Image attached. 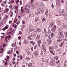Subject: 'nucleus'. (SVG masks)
Here are the masks:
<instances>
[{
    "mask_svg": "<svg viewBox=\"0 0 67 67\" xmlns=\"http://www.w3.org/2000/svg\"><path fill=\"white\" fill-rule=\"evenodd\" d=\"M32 31H33V29L31 30H30V29L27 30L25 32V35H28L29 34V33H30V32Z\"/></svg>",
    "mask_w": 67,
    "mask_h": 67,
    "instance_id": "obj_1",
    "label": "nucleus"
},
{
    "mask_svg": "<svg viewBox=\"0 0 67 67\" xmlns=\"http://www.w3.org/2000/svg\"><path fill=\"white\" fill-rule=\"evenodd\" d=\"M45 14H46V15H48V12H47V11H46V12L45 13Z\"/></svg>",
    "mask_w": 67,
    "mask_h": 67,
    "instance_id": "obj_28",
    "label": "nucleus"
},
{
    "mask_svg": "<svg viewBox=\"0 0 67 67\" xmlns=\"http://www.w3.org/2000/svg\"><path fill=\"white\" fill-rule=\"evenodd\" d=\"M39 20V18H38V17H36L35 18V21L36 22L37 21H38Z\"/></svg>",
    "mask_w": 67,
    "mask_h": 67,
    "instance_id": "obj_19",
    "label": "nucleus"
},
{
    "mask_svg": "<svg viewBox=\"0 0 67 67\" xmlns=\"http://www.w3.org/2000/svg\"><path fill=\"white\" fill-rule=\"evenodd\" d=\"M65 37H67V32H65L64 33Z\"/></svg>",
    "mask_w": 67,
    "mask_h": 67,
    "instance_id": "obj_21",
    "label": "nucleus"
},
{
    "mask_svg": "<svg viewBox=\"0 0 67 67\" xmlns=\"http://www.w3.org/2000/svg\"><path fill=\"white\" fill-rule=\"evenodd\" d=\"M4 35L2 36L1 37V39H2L3 38V37H4Z\"/></svg>",
    "mask_w": 67,
    "mask_h": 67,
    "instance_id": "obj_60",
    "label": "nucleus"
},
{
    "mask_svg": "<svg viewBox=\"0 0 67 67\" xmlns=\"http://www.w3.org/2000/svg\"><path fill=\"white\" fill-rule=\"evenodd\" d=\"M20 59H22L23 58V57L22 56H20Z\"/></svg>",
    "mask_w": 67,
    "mask_h": 67,
    "instance_id": "obj_46",
    "label": "nucleus"
},
{
    "mask_svg": "<svg viewBox=\"0 0 67 67\" xmlns=\"http://www.w3.org/2000/svg\"><path fill=\"white\" fill-rule=\"evenodd\" d=\"M14 27V28L15 29H16V27H17V25L16 24H15Z\"/></svg>",
    "mask_w": 67,
    "mask_h": 67,
    "instance_id": "obj_35",
    "label": "nucleus"
},
{
    "mask_svg": "<svg viewBox=\"0 0 67 67\" xmlns=\"http://www.w3.org/2000/svg\"><path fill=\"white\" fill-rule=\"evenodd\" d=\"M56 5L58 7H59L60 5V2L59 1H57V2Z\"/></svg>",
    "mask_w": 67,
    "mask_h": 67,
    "instance_id": "obj_7",
    "label": "nucleus"
},
{
    "mask_svg": "<svg viewBox=\"0 0 67 67\" xmlns=\"http://www.w3.org/2000/svg\"><path fill=\"white\" fill-rule=\"evenodd\" d=\"M41 9H40V8H38L37 9V11H38L37 13L38 14H40L41 12Z\"/></svg>",
    "mask_w": 67,
    "mask_h": 67,
    "instance_id": "obj_9",
    "label": "nucleus"
},
{
    "mask_svg": "<svg viewBox=\"0 0 67 67\" xmlns=\"http://www.w3.org/2000/svg\"><path fill=\"white\" fill-rule=\"evenodd\" d=\"M3 2L4 4H7V2L6 1H4Z\"/></svg>",
    "mask_w": 67,
    "mask_h": 67,
    "instance_id": "obj_57",
    "label": "nucleus"
},
{
    "mask_svg": "<svg viewBox=\"0 0 67 67\" xmlns=\"http://www.w3.org/2000/svg\"><path fill=\"white\" fill-rule=\"evenodd\" d=\"M37 31H38V32H41V30L40 29V28H38L37 29Z\"/></svg>",
    "mask_w": 67,
    "mask_h": 67,
    "instance_id": "obj_25",
    "label": "nucleus"
},
{
    "mask_svg": "<svg viewBox=\"0 0 67 67\" xmlns=\"http://www.w3.org/2000/svg\"><path fill=\"white\" fill-rule=\"evenodd\" d=\"M22 1L21 0L20 2V5H22Z\"/></svg>",
    "mask_w": 67,
    "mask_h": 67,
    "instance_id": "obj_53",
    "label": "nucleus"
},
{
    "mask_svg": "<svg viewBox=\"0 0 67 67\" xmlns=\"http://www.w3.org/2000/svg\"><path fill=\"white\" fill-rule=\"evenodd\" d=\"M0 53H3V51L0 50Z\"/></svg>",
    "mask_w": 67,
    "mask_h": 67,
    "instance_id": "obj_63",
    "label": "nucleus"
},
{
    "mask_svg": "<svg viewBox=\"0 0 67 67\" xmlns=\"http://www.w3.org/2000/svg\"><path fill=\"white\" fill-rule=\"evenodd\" d=\"M3 23V21L2 20L0 22V25H2Z\"/></svg>",
    "mask_w": 67,
    "mask_h": 67,
    "instance_id": "obj_20",
    "label": "nucleus"
},
{
    "mask_svg": "<svg viewBox=\"0 0 67 67\" xmlns=\"http://www.w3.org/2000/svg\"><path fill=\"white\" fill-rule=\"evenodd\" d=\"M11 36L10 35L8 37V39H9L10 38H11Z\"/></svg>",
    "mask_w": 67,
    "mask_h": 67,
    "instance_id": "obj_56",
    "label": "nucleus"
},
{
    "mask_svg": "<svg viewBox=\"0 0 67 67\" xmlns=\"http://www.w3.org/2000/svg\"><path fill=\"white\" fill-rule=\"evenodd\" d=\"M30 43H31V44H33V43H34V41H31Z\"/></svg>",
    "mask_w": 67,
    "mask_h": 67,
    "instance_id": "obj_34",
    "label": "nucleus"
},
{
    "mask_svg": "<svg viewBox=\"0 0 67 67\" xmlns=\"http://www.w3.org/2000/svg\"><path fill=\"white\" fill-rule=\"evenodd\" d=\"M25 59L26 60H28L30 59V58H29V57H27Z\"/></svg>",
    "mask_w": 67,
    "mask_h": 67,
    "instance_id": "obj_27",
    "label": "nucleus"
},
{
    "mask_svg": "<svg viewBox=\"0 0 67 67\" xmlns=\"http://www.w3.org/2000/svg\"><path fill=\"white\" fill-rule=\"evenodd\" d=\"M61 2L62 3H64V1L63 0H62Z\"/></svg>",
    "mask_w": 67,
    "mask_h": 67,
    "instance_id": "obj_48",
    "label": "nucleus"
},
{
    "mask_svg": "<svg viewBox=\"0 0 67 67\" xmlns=\"http://www.w3.org/2000/svg\"><path fill=\"white\" fill-rule=\"evenodd\" d=\"M15 60V58H13V61H14Z\"/></svg>",
    "mask_w": 67,
    "mask_h": 67,
    "instance_id": "obj_61",
    "label": "nucleus"
},
{
    "mask_svg": "<svg viewBox=\"0 0 67 67\" xmlns=\"http://www.w3.org/2000/svg\"><path fill=\"white\" fill-rule=\"evenodd\" d=\"M46 20V19H45V18H43L42 19V21L43 22H44Z\"/></svg>",
    "mask_w": 67,
    "mask_h": 67,
    "instance_id": "obj_29",
    "label": "nucleus"
},
{
    "mask_svg": "<svg viewBox=\"0 0 67 67\" xmlns=\"http://www.w3.org/2000/svg\"><path fill=\"white\" fill-rule=\"evenodd\" d=\"M22 67H25V65H23L22 66Z\"/></svg>",
    "mask_w": 67,
    "mask_h": 67,
    "instance_id": "obj_64",
    "label": "nucleus"
},
{
    "mask_svg": "<svg viewBox=\"0 0 67 67\" xmlns=\"http://www.w3.org/2000/svg\"><path fill=\"white\" fill-rule=\"evenodd\" d=\"M62 28H63L64 29V28H66L67 26L65 24L63 25L62 26Z\"/></svg>",
    "mask_w": 67,
    "mask_h": 67,
    "instance_id": "obj_12",
    "label": "nucleus"
},
{
    "mask_svg": "<svg viewBox=\"0 0 67 67\" xmlns=\"http://www.w3.org/2000/svg\"><path fill=\"white\" fill-rule=\"evenodd\" d=\"M54 23H53V22H52L51 23L50 26V27H52L53 26H54Z\"/></svg>",
    "mask_w": 67,
    "mask_h": 67,
    "instance_id": "obj_8",
    "label": "nucleus"
},
{
    "mask_svg": "<svg viewBox=\"0 0 67 67\" xmlns=\"http://www.w3.org/2000/svg\"><path fill=\"white\" fill-rule=\"evenodd\" d=\"M42 49L43 51H44V52H46V50L45 49V46L44 44L42 46Z\"/></svg>",
    "mask_w": 67,
    "mask_h": 67,
    "instance_id": "obj_5",
    "label": "nucleus"
},
{
    "mask_svg": "<svg viewBox=\"0 0 67 67\" xmlns=\"http://www.w3.org/2000/svg\"><path fill=\"white\" fill-rule=\"evenodd\" d=\"M28 38H29L30 40H32V38L31 37H30V36H29L28 37Z\"/></svg>",
    "mask_w": 67,
    "mask_h": 67,
    "instance_id": "obj_50",
    "label": "nucleus"
},
{
    "mask_svg": "<svg viewBox=\"0 0 67 67\" xmlns=\"http://www.w3.org/2000/svg\"><path fill=\"white\" fill-rule=\"evenodd\" d=\"M26 13H27V14H29V13H30V10L29 9H27L26 10Z\"/></svg>",
    "mask_w": 67,
    "mask_h": 67,
    "instance_id": "obj_15",
    "label": "nucleus"
},
{
    "mask_svg": "<svg viewBox=\"0 0 67 67\" xmlns=\"http://www.w3.org/2000/svg\"><path fill=\"white\" fill-rule=\"evenodd\" d=\"M62 41V39L60 38L58 40L57 42H61V41Z\"/></svg>",
    "mask_w": 67,
    "mask_h": 67,
    "instance_id": "obj_24",
    "label": "nucleus"
},
{
    "mask_svg": "<svg viewBox=\"0 0 67 67\" xmlns=\"http://www.w3.org/2000/svg\"><path fill=\"white\" fill-rule=\"evenodd\" d=\"M13 12H12L10 15L11 17H12V16H13Z\"/></svg>",
    "mask_w": 67,
    "mask_h": 67,
    "instance_id": "obj_39",
    "label": "nucleus"
},
{
    "mask_svg": "<svg viewBox=\"0 0 67 67\" xmlns=\"http://www.w3.org/2000/svg\"><path fill=\"white\" fill-rule=\"evenodd\" d=\"M40 36L39 35H38L36 37V40H38V39H40Z\"/></svg>",
    "mask_w": 67,
    "mask_h": 67,
    "instance_id": "obj_14",
    "label": "nucleus"
},
{
    "mask_svg": "<svg viewBox=\"0 0 67 67\" xmlns=\"http://www.w3.org/2000/svg\"><path fill=\"white\" fill-rule=\"evenodd\" d=\"M22 23L23 24H25V22L24 21V20H23L22 22Z\"/></svg>",
    "mask_w": 67,
    "mask_h": 67,
    "instance_id": "obj_37",
    "label": "nucleus"
},
{
    "mask_svg": "<svg viewBox=\"0 0 67 67\" xmlns=\"http://www.w3.org/2000/svg\"><path fill=\"white\" fill-rule=\"evenodd\" d=\"M8 36H6L5 38V41H6V40H7V38H8Z\"/></svg>",
    "mask_w": 67,
    "mask_h": 67,
    "instance_id": "obj_42",
    "label": "nucleus"
},
{
    "mask_svg": "<svg viewBox=\"0 0 67 67\" xmlns=\"http://www.w3.org/2000/svg\"><path fill=\"white\" fill-rule=\"evenodd\" d=\"M48 59H47L45 61V62H44L46 64L48 63Z\"/></svg>",
    "mask_w": 67,
    "mask_h": 67,
    "instance_id": "obj_17",
    "label": "nucleus"
},
{
    "mask_svg": "<svg viewBox=\"0 0 67 67\" xmlns=\"http://www.w3.org/2000/svg\"><path fill=\"white\" fill-rule=\"evenodd\" d=\"M55 60H52L51 62V63H50V64L51 66H54V64L55 63Z\"/></svg>",
    "mask_w": 67,
    "mask_h": 67,
    "instance_id": "obj_4",
    "label": "nucleus"
},
{
    "mask_svg": "<svg viewBox=\"0 0 67 67\" xmlns=\"http://www.w3.org/2000/svg\"><path fill=\"white\" fill-rule=\"evenodd\" d=\"M31 8H32V9H34V8H35V6H34V5H33L32 6H31Z\"/></svg>",
    "mask_w": 67,
    "mask_h": 67,
    "instance_id": "obj_51",
    "label": "nucleus"
},
{
    "mask_svg": "<svg viewBox=\"0 0 67 67\" xmlns=\"http://www.w3.org/2000/svg\"><path fill=\"white\" fill-rule=\"evenodd\" d=\"M40 45H41V44H40V43H38V46L39 47H40Z\"/></svg>",
    "mask_w": 67,
    "mask_h": 67,
    "instance_id": "obj_62",
    "label": "nucleus"
},
{
    "mask_svg": "<svg viewBox=\"0 0 67 67\" xmlns=\"http://www.w3.org/2000/svg\"><path fill=\"white\" fill-rule=\"evenodd\" d=\"M38 5L39 7H44V4H42V1H40L38 3Z\"/></svg>",
    "mask_w": 67,
    "mask_h": 67,
    "instance_id": "obj_6",
    "label": "nucleus"
},
{
    "mask_svg": "<svg viewBox=\"0 0 67 67\" xmlns=\"http://www.w3.org/2000/svg\"><path fill=\"white\" fill-rule=\"evenodd\" d=\"M12 47H15V44H14V43H13L12 44Z\"/></svg>",
    "mask_w": 67,
    "mask_h": 67,
    "instance_id": "obj_31",
    "label": "nucleus"
},
{
    "mask_svg": "<svg viewBox=\"0 0 67 67\" xmlns=\"http://www.w3.org/2000/svg\"><path fill=\"white\" fill-rule=\"evenodd\" d=\"M46 28H44V31L45 32V33H46L47 32V31H46Z\"/></svg>",
    "mask_w": 67,
    "mask_h": 67,
    "instance_id": "obj_43",
    "label": "nucleus"
},
{
    "mask_svg": "<svg viewBox=\"0 0 67 67\" xmlns=\"http://www.w3.org/2000/svg\"><path fill=\"white\" fill-rule=\"evenodd\" d=\"M46 37H48V34H47V33H46L45 34Z\"/></svg>",
    "mask_w": 67,
    "mask_h": 67,
    "instance_id": "obj_41",
    "label": "nucleus"
},
{
    "mask_svg": "<svg viewBox=\"0 0 67 67\" xmlns=\"http://www.w3.org/2000/svg\"><path fill=\"white\" fill-rule=\"evenodd\" d=\"M42 60L43 62L45 63V59H44V58H43L42 59Z\"/></svg>",
    "mask_w": 67,
    "mask_h": 67,
    "instance_id": "obj_26",
    "label": "nucleus"
},
{
    "mask_svg": "<svg viewBox=\"0 0 67 67\" xmlns=\"http://www.w3.org/2000/svg\"><path fill=\"white\" fill-rule=\"evenodd\" d=\"M34 54L36 56H37L38 55V53L37 51H36L34 52Z\"/></svg>",
    "mask_w": 67,
    "mask_h": 67,
    "instance_id": "obj_18",
    "label": "nucleus"
},
{
    "mask_svg": "<svg viewBox=\"0 0 67 67\" xmlns=\"http://www.w3.org/2000/svg\"><path fill=\"white\" fill-rule=\"evenodd\" d=\"M65 54H66V52H64L63 54V56H65Z\"/></svg>",
    "mask_w": 67,
    "mask_h": 67,
    "instance_id": "obj_45",
    "label": "nucleus"
},
{
    "mask_svg": "<svg viewBox=\"0 0 67 67\" xmlns=\"http://www.w3.org/2000/svg\"><path fill=\"white\" fill-rule=\"evenodd\" d=\"M7 58L8 59H10V57H9V56H8L7 57Z\"/></svg>",
    "mask_w": 67,
    "mask_h": 67,
    "instance_id": "obj_52",
    "label": "nucleus"
},
{
    "mask_svg": "<svg viewBox=\"0 0 67 67\" xmlns=\"http://www.w3.org/2000/svg\"><path fill=\"white\" fill-rule=\"evenodd\" d=\"M36 34H34L32 36H33V37H35V36H36Z\"/></svg>",
    "mask_w": 67,
    "mask_h": 67,
    "instance_id": "obj_33",
    "label": "nucleus"
},
{
    "mask_svg": "<svg viewBox=\"0 0 67 67\" xmlns=\"http://www.w3.org/2000/svg\"><path fill=\"white\" fill-rule=\"evenodd\" d=\"M32 65V63H30L28 65V67H31Z\"/></svg>",
    "mask_w": 67,
    "mask_h": 67,
    "instance_id": "obj_23",
    "label": "nucleus"
},
{
    "mask_svg": "<svg viewBox=\"0 0 67 67\" xmlns=\"http://www.w3.org/2000/svg\"><path fill=\"white\" fill-rule=\"evenodd\" d=\"M49 49L50 51H53V48H52V47H49Z\"/></svg>",
    "mask_w": 67,
    "mask_h": 67,
    "instance_id": "obj_22",
    "label": "nucleus"
},
{
    "mask_svg": "<svg viewBox=\"0 0 67 67\" xmlns=\"http://www.w3.org/2000/svg\"><path fill=\"white\" fill-rule=\"evenodd\" d=\"M51 36H52V37L53 36H54V33H52L51 34Z\"/></svg>",
    "mask_w": 67,
    "mask_h": 67,
    "instance_id": "obj_44",
    "label": "nucleus"
},
{
    "mask_svg": "<svg viewBox=\"0 0 67 67\" xmlns=\"http://www.w3.org/2000/svg\"><path fill=\"white\" fill-rule=\"evenodd\" d=\"M21 13H23L24 12V10L23 9L22 10H21Z\"/></svg>",
    "mask_w": 67,
    "mask_h": 67,
    "instance_id": "obj_47",
    "label": "nucleus"
},
{
    "mask_svg": "<svg viewBox=\"0 0 67 67\" xmlns=\"http://www.w3.org/2000/svg\"><path fill=\"white\" fill-rule=\"evenodd\" d=\"M62 12L61 11H59V13L60 15H65V11L64 10H62Z\"/></svg>",
    "mask_w": 67,
    "mask_h": 67,
    "instance_id": "obj_3",
    "label": "nucleus"
},
{
    "mask_svg": "<svg viewBox=\"0 0 67 67\" xmlns=\"http://www.w3.org/2000/svg\"><path fill=\"white\" fill-rule=\"evenodd\" d=\"M64 66V67H67V61L65 62Z\"/></svg>",
    "mask_w": 67,
    "mask_h": 67,
    "instance_id": "obj_16",
    "label": "nucleus"
},
{
    "mask_svg": "<svg viewBox=\"0 0 67 67\" xmlns=\"http://www.w3.org/2000/svg\"><path fill=\"white\" fill-rule=\"evenodd\" d=\"M10 33H12V34H13V30H12V31H11L10 32Z\"/></svg>",
    "mask_w": 67,
    "mask_h": 67,
    "instance_id": "obj_49",
    "label": "nucleus"
},
{
    "mask_svg": "<svg viewBox=\"0 0 67 67\" xmlns=\"http://www.w3.org/2000/svg\"><path fill=\"white\" fill-rule=\"evenodd\" d=\"M59 60H58V61H57L56 63L57 64H59Z\"/></svg>",
    "mask_w": 67,
    "mask_h": 67,
    "instance_id": "obj_36",
    "label": "nucleus"
},
{
    "mask_svg": "<svg viewBox=\"0 0 67 67\" xmlns=\"http://www.w3.org/2000/svg\"><path fill=\"white\" fill-rule=\"evenodd\" d=\"M12 63L13 65H14V64H15V62L14 61L12 62Z\"/></svg>",
    "mask_w": 67,
    "mask_h": 67,
    "instance_id": "obj_55",
    "label": "nucleus"
},
{
    "mask_svg": "<svg viewBox=\"0 0 67 67\" xmlns=\"http://www.w3.org/2000/svg\"><path fill=\"white\" fill-rule=\"evenodd\" d=\"M43 52L42 51L41 53V55H43Z\"/></svg>",
    "mask_w": 67,
    "mask_h": 67,
    "instance_id": "obj_54",
    "label": "nucleus"
},
{
    "mask_svg": "<svg viewBox=\"0 0 67 67\" xmlns=\"http://www.w3.org/2000/svg\"><path fill=\"white\" fill-rule=\"evenodd\" d=\"M51 41H50V40H49L48 41V43L49 44V45L50 44H51Z\"/></svg>",
    "mask_w": 67,
    "mask_h": 67,
    "instance_id": "obj_38",
    "label": "nucleus"
},
{
    "mask_svg": "<svg viewBox=\"0 0 67 67\" xmlns=\"http://www.w3.org/2000/svg\"><path fill=\"white\" fill-rule=\"evenodd\" d=\"M59 35L60 38H64V35L62 32H60L59 33Z\"/></svg>",
    "mask_w": 67,
    "mask_h": 67,
    "instance_id": "obj_2",
    "label": "nucleus"
},
{
    "mask_svg": "<svg viewBox=\"0 0 67 67\" xmlns=\"http://www.w3.org/2000/svg\"><path fill=\"white\" fill-rule=\"evenodd\" d=\"M25 44H27V40H25Z\"/></svg>",
    "mask_w": 67,
    "mask_h": 67,
    "instance_id": "obj_32",
    "label": "nucleus"
},
{
    "mask_svg": "<svg viewBox=\"0 0 67 67\" xmlns=\"http://www.w3.org/2000/svg\"><path fill=\"white\" fill-rule=\"evenodd\" d=\"M20 21H18L16 23V24L17 25H19L20 23Z\"/></svg>",
    "mask_w": 67,
    "mask_h": 67,
    "instance_id": "obj_58",
    "label": "nucleus"
},
{
    "mask_svg": "<svg viewBox=\"0 0 67 67\" xmlns=\"http://www.w3.org/2000/svg\"><path fill=\"white\" fill-rule=\"evenodd\" d=\"M56 27L55 26V25H54V27H53L52 29V31H55L56 30Z\"/></svg>",
    "mask_w": 67,
    "mask_h": 67,
    "instance_id": "obj_11",
    "label": "nucleus"
},
{
    "mask_svg": "<svg viewBox=\"0 0 67 67\" xmlns=\"http://www.w3.org/2000/svg\"><path fill=\"white\" fill-rule=\"evenodd\" d=\"M27 53L28 54V55H30V52H27Z\"/></svg>",
    "mask_w": 67,
    "mask_h": 67,
    "instance_id": "obj_59",
    "label": "nucleus"
},
{
    "mask_svg": "<svg viewBox=\"0 0 67 67\" xmlns=\"http://www.w3.org/2000/svg\"><path fill=\"white\" fill-rule=\"evenodd\" d=\"M38 43H41V41L40 40H39L38 41Z\"/></svg>",
    "mask_w": 67,
    "mask_h": 67,
    "instance_id": "obj_40",
    "label": "nucleus"
},
{
    "mask_svg": "<svg viewBox=\"0 0 67 67\" xmlns=\"http://www.w3.org/2000/svg\"><path fill=\"white\" fill-rule=\"evenodd\" d=\"M57 24L58 25H61V22L59 21H58L57 22Z\"/></svg>",
    "mask_w": 67,
    "mask_h": 67,
    "instance_id": "obj_10",
    "label": "nucleus"
},
{
    "mask_svg": "<svg viewBox=\"0 0 67 67\" xmlns=\"http://www.w3.org/2000/svg\"><path fill=\"white\" fill-rule=\"evenodd\" d=\"M56 60H58V57H55L54 58Z\"/></svg>",
    "mask_w": 67,
    "mask_h": 67,
    "instance_id": "obj_30",
    "label": "nucleus"
},
{
    "mask_svg": "<svg viewBox=\"0 0 67 67\" xmlns=\"http://www.w3.org/2000/svg\"><path fill=\"white\" fill-rule=\"evenodd\" d=\"M64 44V42H62L59 45V47H62V46Z\"/></svg>",
    "mask_w": 67,
    "mask_h": 67,
    "instance_id": "obj_13",
    "label": "nucleus"
}]
</instances>
